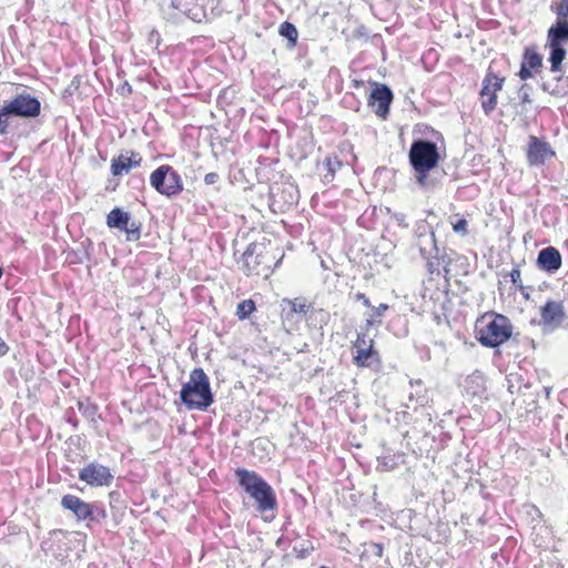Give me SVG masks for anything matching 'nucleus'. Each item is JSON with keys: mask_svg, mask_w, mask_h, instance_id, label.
I'll use <instances>...</instances> for the list:
<instances>
[{"mask_svg": "<svg viewBox=\"0 0 568 568\" xmlns=\"http://www.w3.org/2000/svg\"><path fill=\"white\" fill-rule=\"evenodd\" d=\"M408 161L414 171L416 183L420 187H434L435 182L429 179V173L438 166L440 161L437 143L424 138L413 140L408 151Z\"/></svg>", "mask_w": 568, "mask_h": 568, "instance_id": "obj_1", "label": "nucleus"}, {"mask_svg": "<svg viewBox=\"0 0 568 568\" xmlns=\"http://www.w3.org/2000/svg\"><path fill=\"white\" fill-rule=\"evenodd\" d=\"M180 399L187 409L206 410L214 403V395L207 375L202 368H194L180 390Z\"/></svg>", "mask_w": 568, "mask_h": 568, "instance_id": "obj_2", "label": "nucleus"}, {"mask_svg": "<svg viewBox=\"0 0 568 568\" xmlns=\"http://www.w3.org/2000/svg\"><path fill=\"white\" fill-rule=\"evenodd\" d=\"M475 334L483 346L495 348L511 337L513 325L503 314L487 313L477 320Z\"/></svg>", "mask_w": 568, "mask_h": 568, "instance_id": "obj_3", "label": "nucleus"}, {"mask_svg": "<svg viewBox=\"0 0 568 568\" xmlns=\"http://www.w3.org/2000/svg\"><path fill=\"white\" fill-rule=\"evenodd\" d=\"M235 476L240 486L256 501L258 511L275 509L277 505L275 493L262 476L245 468H237Z\"/></svg>", "mask_w": 568, "mask_h": 568, "instance_id": "obj_4", "label": "nucleus"}, {"mask_svg": "<svg viewBox=\"0 0 568 568\" xmlns=\"http://www.w3.org/2000/svg\"><path fill=\"white\" fill-rule=\"evenodd\" d=\"M41 113L40 100L27 90L17 92L10 100L4 101L0 109V134H7L10 118L34 119Z\"/></svg>", "mask_w": 568, "mask_h": 568, "instance_id": "obj_5", "label": "nucleus"}, {"mask_svg": "<svg viewBox=\"0 0 568 568\" xmlns=\"http://www.w3.org/2000/svg\"><path fill=\"white\" fill-rule=\"evenodd\" d=\"M565 44H568V21L557 18V21L547 31L546 42V47L549 49L550 71L554 73L561 70L562 61L566 59Z\"/></svg>", "mask_w": 568, "mask_h": 568, "instance_id": "obj_6", "label": "nucleus"}, {"mask_svg": "<svg viewBox=\"0 0 568 568\" xmlns=\"http://www.w3.org/2000/svg\"><path fill=\"white\" fill-rule=\"evenodd\" d=\"M151 186L161 195L173 197L184 187L180 173L169 164L156 168L150 175Z\"/></svg>", "mask_w": 568, "mask_h": 568, "instance_id": "obj_7", "label": "nucleus"}, {"mask_svg": "<svg viewBox=\"0 0 568 568\" xmlns=\"http://www.w3.org/2000/svg\"><path fill=\"white\" fill-rule=\"evenodd\" d=\"M243 271L247 276L268 275L271 265L268 252L262 243H250L242 255Z\"/></svg>", "mask_w": 568, "mask_h": 568, "instance_id": "obj_8", "label": "nucleus"}, {"mask_svg": "<svg viewBox=\"0 0 568 568\" xmlns=\"http://www.w3.org/2000/svg\"><path fill=\"white\" fill-rule=\"evenodd\" d=\"M416 245L424 260H426L427 270L430 274H439V267L446 264L444 252L437 246L435 233L426 231L419 233Z\"/></svg>", "mask_w": 568, "mask_h": 568, "instance_id": "obj_9", "label": "nucleus"}, {"mask_svg": "<svg viewBox=\"0 0 568 568\" xmlns=\"http://www.w3.org/2000/svg\"><path fill=\"white\" fill-rule=\"evenodd\" d=\"M505 82V78L495 74L491 71H488L485 75L480 97H481V108L485 114H490L497 105V92L503 89Z\"/></svg>", "mask_w": 568, "mask_h": 568, "instance_id": "obj_10", "label": "nucleus"}, {"mask_svg": "<svg viewBox=\"0 0 568 568\" xmlns=\"http://www.w3.org/2000/svg\"><path fill=\"white\" fill-rule=\"evenodd\" d=\"M114 476L108 466L92 462L79 471V479L91 487H108Z\"/></svg>", "mask_w": 568, "mask_h": 568, "instance_id": "obj_11", "label": "nucleus"}, {"mask_svg": "<svg viewBox=\"0 0 568 568\" xmlns=\"http://www.w3.org/2000/svg\"><path fill=\"white\" fill-rule=\"evenodd\" d=\"M566 320L564 302L548 300L540 307V322L542 328L554 331L562 325Z\"/></svg>", "mask_w": 568, "mask_h": 568, "instance_id": "obj_12", "label": "nucleus"}, {"mask_svg": "<svg viewBox=\"0 0 568 568\" xmlns=\"http://www.w3.org/2000/svg\"><path fill=\"white\" fill-rule=\"evenodd\" d=\"M555 155V150L547 141L535 135L529 136L526 156L530 166H541Z\"/></svg>", "mask_w": 568, "mask_h": 568, "instance_id": "obj_13", "label": "nucleus"}, {"mask_svg": "<svg viewBox=\"0 0 568 568\" xmlns=\"http://www.w3.org/2000/svg\"><path fill=\"white\" fill-rule=\"evenodd\" d=\"M312 308L311 304H306L301 298L284 300L282 303V320L284 325H288L293 328L304 320Z\"/></svg>", "mask_w": 568, "mask_h": 568, "instance_id": "obj_14", "label": "nucleus"}, {"mask_svg": "<svg viewBox=\"0 0 568 568\" xmlns=\"http://www.w3.org/2000/svg\"><path fill=\"white\" fill-rule=\"evenodd\" d=\"M394 94L386 84H376L368 98V104L372 105L376 115L386 119L389 113Z\"/></svg>", "mask_w": 568, "mask_h": 568, "instance_id": "obj_15", "label": "nucleus"}, {"mask_svg": "<svg viewBox=\"0 0 568 568\" xmlns=\"http://www.w3.org/2000/svg\"><path fill=\"white\" fill-rule=\"evenodd\" d=\"M537 267L548 274H555L562 265V256L555 246H547L538 252L536 260Z\"/></svg>", "mask_w": 568, "mask_h": 568, "instance_id": "obj_16", "label": "nucleus"}, {"mask_svg": "<svg viewBox=\"0 0 568 568\" xmlns=\"http://www.w3.org/2000/svg\"><path fill=\"white\" fill-rule=\"evenodd\" d=\"M61 506L63 509L70 511L78 520L89 521L92 519L91 503H87L75 495H64L61 498Z\"/></svg>", "mask_w": 568, "mask_h": 568, "instance_id": "obj_17", "label": "nucleus"}, {"mask_svg": "<svg viewBox=\"0 0 568 568\" xmlns=\"http://www.w3.org/2000/svg\"><path fill=\"white\" fill-rule=\"evenodd\" d=\"M542 65V57L535 49L526 48L523 54L518 77L527 80L534 77L532 70H537Z\"/></svg>", "mask_w": 568, "mask_h": 568, "instance_id": "obj_18", "label": "nucleus"}, {"mask_svg": "<svg viewBox=\"0 0 568 568\" xmlns=\"http://www.w3.org/2000/svg\"><path fill=\"white\" fill-rule=\"evenodd\" d=\"M142 158L136 152H132L131 156L120 154L111 161V173L114 176L122 175L124 172L128 173L131 169L140 166Z\"/></svg>", "mask_w": 568, "mask_h": 568, "instance_id": "obj_19", "label": "nucleus"}, {"mask_svg": "<svg viewBox=\"0 0 568 568\" xmlns=\"http://www.w3.org/2000/svg\"><path fill=\"white\" fill-rule=\"evenodd\" d=\"M130 221V213L122 210L121 207L112 209L106 215V225L110 229H116L124 232Z\"/></svg>", "mask_w": 568, "mask_h": 568, "instance_id": "obj_20", "label": "nucleus"}, {"mask_svg": "<svg viewBox=\"0 0 568 568\" xmlns=\"http://www.w3.org/2000/svg\"><path fill=\"white\" fill-rule=\"evenodd\" d=\"M195 1L196 0H170V7L175 9L181 16L195 21L199 17V9L196 8Z\"/></svg>", "mask_w": 568, "mask_h": 568, "instance_id": "obj_21", "label": "nucleus"}, {"mask_svg": "<svg viewBox=\"0 0 568 568\" xmlns=\"http://www.w3.org/2000/svg\"><path fill=\"white\" fill-rule=\"evenodd\" d=\"M371 359L378 361V354L374 349V346L356 347V354L353 356V362L357 367H369L372 365Z\"/></svg>", "mask_w": 568, "mask_h": 568, "instance_id": "obj_22", "label": "nucleus"}, {"mask_svg": "<svg viewBox=\"0 0 568 568\" xmlns=\"http://www.w3.org/2000/svg\"><path fill=\"white\" fill-rule=\"evenodd\" d=\"M531 91H532V88L527 83L523 84L518 89V99H519V105L521 108V110H520L521 113H527L530 111V105L532 102Z\"/></svg>", "mask_w": 568, "mask_h": 568, "instance_id": "obj_23", "label": "nucleus"}, {"mask_svg": "<svg viewBox=\"0 0 568 568\" xmlns=\"http://www.w3.org/2000/svg\"><path fill=\"white\" fill-rule=\"evenodd\" d=\"M278 33L283 38L287 39V41L290 42L291 47H295L296 45L297 38H298V32H297L296 27L293 23H291L288 21H284L283 23H281L280 28H278Z\"/></svg>", "mask_w": 568, "mask_h": 568, "instance_id": "obj_24", "label": "nucleus"}, {"mask_svg": "<svg viewBox=\"0 0 568 568\" xmlns=\"http://www.w3.org/2000/svg\"><path fill=\"white\" fill-rule=\"evenodd\" d=\"M255 311V303L252 300H244L237 304L236 315L240 320L247 318Z\"/></svg>", "mask_w": 568, "mask_h": 568, "instance_id": "obj_25", "label": "nucleus"}, {"mask_svg": "<svg viewBox=\"0 0 568 568\" xmlns=\"http://www.w3.org/2000/svg\"><path fill=\"white\" fill-rule=\"evenodd\" d=\"M141 222L138 221H129L126 230H124L126 234V241L129 242H135L140 240L141 237Z\"/></svg>", "mask_w": 568, "mask_h": 568, "instance_id": "obj_26", "label": "nucleus"}, {"mask_svg": "<svg viewBox=\"0 0 568 568\" xmlns=\"http://www.w3.org/2000/svg\"><path fill=\"white\" fill-rule=\"evenodd\" d=\"M410 386L412 387L416 386L419 389H417L416 393H413V392L409 393V396H408L409 402H415L416 405L424 406L427 403L428 398H427L426 394L422 393V388H423L422 382L420 381H417L415 383L410 382Z\"/></svg>", "mask_w": 568, "mask_h": 568, "instance_id": "obj_27", "label": "nucleus"}, {"mask_svg": "<svg viewBox=\"0 0 568 568\" xmlns=\"http://www.w3.org/2000/svg\"><path fill=\"white\" fill-rule=\"evenodd\" d=\"M324 166L331 174V178L333 179L336 171H338L342 168V162L338 160L337 156H326L324 160Z\"/></svg>", "mask_w": 568, "mask_h": 568, "instance_id": "obj_28", "label": "nucleus"}, {"mask_svg": "<svg viewBox=\"0 0 568 568\" xmlns=\"http://www.w3.org/2000/svg\"><path fill=\"white\" fill-rule=\"evenodd\" d=\"M369 345L374 346V339L368 335L367 332L361 329L357 333L356 341L354 342V347H368Z\"/></svg>", "mask_w": 568, "mask_h": 568, "instance_id": "obj_29", "label": "nucleus"}, {"mask_svg": "<svg viewBox=\"0 0 568 568\" xmlns=\"http://www.w3.org/2000/svg\"><path fill=\"white\" fill-rule=\"evenodd\" d=\"M552 11L556 13L558 19L567 20L568 19V0L560 1L555 7H551Z\"/></svg>", "mask_w": 568, "mask_h": 568, "instance_id": "obj_30", "label": "nucleus"}, {"mask_svg": "<svg viewBox=\"0 0 568 568\" xmlns=\"http://www.w3.org/2000/svg\"><path fill=\"white\" fill-rule=\"evenodd\" d=\"M377 460H378V468H382L383 470H392L397 465L395 457L383 456V457H378Z\"/></svg>", "mask_w": 568, "mask_h": 568, "instance_id": "obj_31", "label": "nucleus"}, {"mask_svg": "<svg viewBox=\"0 0 568 568\" xmlns=\"http://www.w3.org/2000/svg\"><path fill=\"white\" fill-rule=\"evenodd\" d=\"M92 519L90 521H100L106 518V513L102 506L97 503H91Z\"/></svg>", "mask_w": 568, "mask_h": 568, "instance_id": "obj_32", "label": "nucleus"}, {"mask_svg": "<svg viewBox=\"0 0 568 568\" xmlns=\"http://www.w3.org/2000/svg\"><path fill=\"white\" fill-rule=\"evenodd\" d=\"M79 410L82 413L83 416L88 417V418H93L94 415L97 414V408L95 406L87 403H82V402H79Z\"/></svg>", "mask_w": 568, "mask_h": 568, "instance_id": "obj_33", "label": "nucleus"}, {"mask_svg": "<svg viewBox=\"0 0 568 568\" xmlns=\"http://www.w3.org/2000/svg\"><path fill=\"white\" fill-rule=\"evenodd\" d=\"M509 277L511 283L518 288L519 285H523L521 282V272L519 267H515L509 272Z\"/></svg>", "mask_w": 568, "mask_h": 568, "instance_id": "obj_34", "label": "nucleus"}, {"mask_svg": "<svg viewBox=\"0 0 568 568\" xmlns=\"http://www.w3.org/2000/svg\"><path fill=\"white\" fill-rule=\"evenodd\" d=\"M367 551L371 555H374V556L381 558L383 556L384 548H383V545L379 542H371L368 545Z\"/></svg>", "mask_w": 568, "mask_h": 568, "instance_id": "obj_35", "label": "nucleus"}, {"mask_svg": "<svg viewBox=\"0 0 568 568\" xmlns=\"http://www.w3.org/2000/svg\"><path fill=\"white\" fill-rule=\"evenodd\" d=\"M453 230L458 234H466L467 221L465 219H459L456 223L453 224Z\"/></svg>", "mask_w": 568, "mask_h": 568, "instance_id": "obj_36", "label": "nucleus"}, {"mask_svg": "<svg viewBox=\"0 0 568 568\" xmlns=\"http://www.w3.org/2000/svg\"><path fill=\"white\" fill-rule=\"evenodd\" d=\"M388 308H389V305L386 303H381L376 307L372 306V310H373L372 316H374L376 320H381V317H383V315H384V312L387 311Z\"/></svg>", "mask_w": 568, "mask_h": 568, "instance_id": "obj_37", "label": "nucleus"}, {"mask_svg": "<svg viewBox=\"0 0 568 568\" xmlns=\"http://www.w3.org/2000/svg\"><path fill=\"white\" fill-rule=\"evenodd\" d=\"M220 181V175L215 172H210L204 176V183L207 185H214Z\"/></svg>", "mask_w": 568, "mask_h": 568, "instance_id": "obj_38", "label": "nucleus"}, {"mask_svg": "<svg viewBox=\"0 0 568 568\" xmlns=\"http://www.w3.org/2000/svg\"><path fill=\"white\" fill-rule=\"evenodd\" d=\"M354 300L356 302H361L364 306L366 307H372V304H371V301L369 298L364 294V293H361V292H357L355 295H354Z\"/></svg>", "mask_w": 568, "mask_h": 568, "instance_id": "obj_39", "label": "nucleus"}, {"mask_svg": "<svg viewBox=\"0 0 568 568\" xmlns=\"http://www.w3.org/2000/svg\"><path fill=\"white\" fill-rule=\"evenodd\" d=\"M381 323H382L381 320H376L374 316L369 315V317L366 318L365 324H364V326L361 329H363L364 332L368 333L369 328L374 324H381Z\"/></svg>", "mask_w": 568, "mask_h": 568, "instance_id": "obj_40", "label": "nucleus"}, {"mask_svg": "<svg viewBox=\"0 0 568 568\" xmlns=\"http://www.w3.org/2000/svg\"><path fill=\"white\" fill-rule=\"evenodd\" d=\"M116 91L124 97L132 92V87L125 81L123 84L118 87Z\"/></svg>", "mask_w": 568, "mask_h": 568, "instance_id": "obj_41", "label": "nucleus"}, {"mask_svg": "<svg viewBox=\"0 0 568 568\" xmlns=\"http://www.w3.org/2000/svg\"><path fill=\"white\" fill-rule=\"evenodd\" d=\"M542 90L545 92H548L552 95H560V94H564L565 92H562L560 89L556 88V89H550V85L549 83H546L544 82L542 85H541Z\"/></svg>", "mask_w": 568, "mask_h": 568, "instance_id": "obj_42", "label": "nucleus"}, {"mask_svg": "<svg viewBox=\"0 0 568 568\" xmlns=\"http://www.w3.org/2000/svg\"><path fill=\"white\" fill-rule=\"evenodd\" d=\"M467 383H475L478 387H483V376L480 374H473L467 378Z\"/></svg>", "mask_w": 568, "mask_h": 568, "instance_id": "obj_43", "label": "nucleus"}, {"mask_svg": "<svg viewBox=\"0 0 568 568\" xmlns=\"http://www.w3.org/2000/svg\"><path fill=\"white\" fill-rule=\"evenodd\" d=\"M9 352V346L4 342V339L0 336V357L7 355Z\"/></svg>", "mask_w": 568, "mask_h": 568, "instance_id": "obj_44", "label": "nucleus"}, {"mask_svg": "<svg viewBox=\"0 0 568 568\" xmlns=\"http://www.w3.org/2000/svg\"><path fill=\"white\" fill-rule=\"evenodd\" d=\"M530 288H531L530 286H525L524 284L519 285L518 290L520 291V293L525 300L530 298V294H529Z\"/></svg>", "mask_w": 568, "mask_h": 568, "instance_id": "obj_45", "label": "nucleus"}, {"mask_svg": "<svg viewBox=\"0 0 568 568\" xmlns=\"http://www.w3.org/2000/svg\"><path fill=\"white\" fill-rule=\"evenodd\" d=\"M109 496H110L111 499H113V497L119 496V493L118 491H111Z\"/></svg>", "mask_w": 568, "mask_h": 568, "instance_id": "obj_46", "label": "nucleus"}, {"mask_svg": "<svg viewBox=\"0 0 568 568\" xmlns=\"http://www.w3.org/2000/svg\"><path fill=\"white\" fill-rule=\"evenodd\" d=\"M2 275H3V270H2V267L0 266V278L2 277Z\"/></svg>", "mask_w": 568, "mask_h": 568, "instance_id": "obj_47", "label": "nucleus"}, {"mask_svg": "<svg viewBox=\"0 0 568 568\" xmlns=\"http://www.w3.org/2000/svg\"><path fill=\"white\" fill-rule=\"evenodd\" d=\"M301 557H305L304 550H301Z\"/></svg>", "mask_w": 568, "mask_h": 568, "instance_id": "obj_48", "label": "nucleus"}]
</instances>
